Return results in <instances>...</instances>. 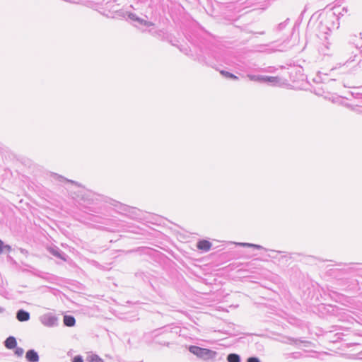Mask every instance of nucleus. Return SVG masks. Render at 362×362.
Wrapping results in <instances>:
<instances>
[{
    "label": "nucleus",
    "mask_w": 362,
    "mask_h": 362,
    "mask_svg": "<svg viewBox=\"0 0 362 362\" xmlns=\"http://www.w3.org/2000/svg\"><path fill=\"white\" fill-rule=\"evenodd\" d=\"M320 53L323 56L333 57L341 60L343 65L351 66L354 70L362 69V55L356 47L347 42H326L320 48Z\"/></svg>",
    "instance_id": "f257e3e1"
},
{
    "label": "nucleus",
    "mask_w": 362,
    "mask_h": 362,
    "mask_svg": "<svg viewBox=\"0 0 362 362\" xmlns=\"http://www.w3.org/2000/svg\"><path fill=\"white\" fill-rule=\"evenodd\" d=\"M188 350L190 353L204 361L213 360L217 356L216 351L197 346H189Z\"/></svg>",
    "instance_id": "f03ea898"
},
{
    "label": "nucleus",
    "mask_w": 362,
    "mask_h": 362,
    "mask_svg": "<svg viewBox=\"0 0 362 362\" xmlns=\"http://www.w3.org/2000/svg\"><path fill=\"white\" fill-rule=\"evenodd\" d=\"M40 321L45 327H53L58 325L59 319L52 313H47L40 317Z\"/></svg>",
    "instance_id": "7ed1b4c3"
},
{
    "label": "nucleus",
    "mask_w": 362,
    "mask_h": 362,
    "mask_svg": "<svg viewBox=\"0 0 362 362\" xmlns=\"http://www.w3.org/2000/svg\"><path fill=\"white\" fill-rule=\"evenodd\" d=\"M347 43L356 47L359 49V47L362 45V33L350 35Z\"/></svg>",
    "instance_id": "20e7f679"
},
{
    "label": "nucleus",
    "mask_w": 362,
    "mask_h": 362,
    "mask_svg": "<svg viewBox=\"0 0 362 362\" xmlns=\"http://www.w3.org/2000/svg\"><path fill=\"white\" fill-rule=\"evenodd\" d=\"M49 251L52 255L64 260V262H66L69 258V256L65 252L56 246L50 247Z\"/></svg>",
    "instance_id": "39448f33"
},
{
    "label": "nucleus",
    "mask_w": 362,
    "mask_h": 362,
    "mask_svg": "<svg viewBox=\"0 0 362 362\" xmlns=\"http://www.w3.org/2000/svg\"><path fill=\"white\" fill-rule=\"evenodd\" d=\"M16 317L19 322H27L30 320V315L28 311L20 309L17 311Z\"/></svg>",
    "instance_id": "423d86ee"
},
{
    "label": "nucleus",
    "mask_w": 362,
    "mask_h": 362,
    "mask_svg": "<svg viewBox=\"0 0 362 362\" xmlns=\"http://www.w3.org/2000/svg\"><path fill=\"white\" fill-rule=\"evenodd\" d=\"M25 358L28 362H37L39 355L34 349H29L25 354Z\"/></svg>",
    "instance_id": "0eeeda50"
},
{
    "label": "nucleus",
    "mask_w": 362,
    "mask_h": 362,
    "mask_svg": "<svg viewBox=\"0 0 362 362\" xmlns=\"http://www.w3.org/2000/svg\"><path fill=\"white\" fill-rule=\"evenodd\" d=\"M5 347L8 349H13L17 346L16 339L13 336H9L4 342Z\"/></svg>",
    "instance_id": "6e6552de"
},
{
    "label": "nucleus",
    "mask_w": 362,
    "mask_h": 362,
    "mask_svg": "<svg viewBox=\"0 0 362 362\" xmlns=\"http://www.w3.org/2000/svg\"><path fill=\"white\" fill-rule=\"evenodd\" d=\"M211 245V243L206 240H202L197 243L198 249L204 251L209 250Z\"/></svg>",
    "instance_id": "1a4fd4ad"
},
{
    "label": "nucleus",
    "mask_w": 362,
    "mask_h": 362,
    "mask_svg": "<svg viewBox=\"0 0 362 362\" xmlns=\"http://www.w3.org/2000/svg\"><path fill=\"white\" fill-rule=\"evenodd\" d=\"M280 78L277 76H263L262 83L276 84L279 83Z\"/></svg>",
    "instance_id": "9d476101"
},
{
    "label": "nucleus",
    "mask_w": 362,
    "mask_h": 362,
    "mask_svg": "<svg viewBox=\"0 0 362 362\" xmlns=\"http://www.w3.org/2000/svg\"><path fill=\"white\" fill-rule=\"evenodd\" d=\"M63 322L65 326L73 327L76 323V320L72 315H64Z\"/></svg>",
    "instance_id": "9b49d317"
},
{
    "label": "nucleus",
    "mask_w": 362,
    "mask_h": 362,
    "mask_svg": "<svg viewBox=\"0 0 362 362\" xmlns=\"http://www.w3.org/2000/svg\"><path fill=\"white\" fill-rule=\"evenodd\" d=\"M81 200L84 201L87 204H91L93 199L90 197L92 196L90 192H81Z\"/></svg>",
    "instance_id": "f8f14e48"
},
{
    "label": "nucleus",
    "mask_w": 362,
    "mask_h": 362,
    "mask_svg": "<svg viewBox=\"0 0 362 362\" xmlns=\"http://www.w3.org/2000/svg\"><path fill=\"white\" fill-rule=\"evenodd\" d=\"M334 19H337L336 17H335V15L334 13H332V15H330L329 16H328L324 21V23L322 21L320 22V25L322 27L324 26V24H325V26L326 27V29L330 30H331V28L328 27L327 25L329 23H333L334 20Z\"/></svg>",
    "instance_id": "ddd939ff"
},
{
    "label": "nucleus",
    "mask_w": 362,
    "mask_h": 362,
    "mask_svg": "<svg viewBox=\"0 0 362 362\" xmlns=\"http://www.w3.org/2000/svg\"><path fill=\"white\" fill-rule=\"evenodd\" d=\"M228 362H241L240 356L237 354H230L227 356Z\"/></svg>",
    "instance_id": "4468645a"
},
{
    "label": "nucleus",
    "mask_w": 362,
    "mask_h": 362,
    "mask_svg": "<svg viewBox=\"0 0 362 362\" xmlns=\"http://www.w3.org/2000/svg\"><path fill=\"white\" fill-rule=\"evenodd\" d=\"M247 77L250 81L262 83L263 76L262 75L247 74Z\"/></svg>",
    "instance_id": "2eb2a0df"
},
{
    "label": "nucleus",
    "mask_w": 362,
    "mask_h": 362,
    "mask_svg": "<svg viewBox=\"0 0 362 362\" xmlns=\"http://www.w3.org/2000/svg\"><path fill=\"white\" fill-rule=\"evenodd\" d=\"M220 73H221V74L222 76H225L226 78H231V79H233V80H238V76H236L233 74L230 73L228 71L222 70V71H220Z\"/></svg>",
    "instance_id": "dca6fc26"
},
{
    "label": "nucleus",
    "mask_w": 362,
    "mask_h": 362,
    "mask_svg": "<svg viewBox=\"0 0 362 362\" xmlns=\"http://www.w3.org/2000/svg\"><path fill=\"white\" fill-rule=\"evenodd\" d=\"M87 360L89 362H104V361L96 354H92L91 356L87 358Z\"/></svg>",
    "instance_id": "f3484780"
},
{
    "label": "nucleus",
    "mask_w": 362,
    "mask_h": 362,
    "mask_svg": "<svg viewBox=\"0 0 362 362\" xmlns=\"http://www.w3.org/2000/svg\"><path fill=\"white\" fill-rule=\"evenodd\" d=\"M135 21L139 23L141 25H145L146 27H150V26L153 25V23L151 22L147 21L142 19L139 17H138Z\"/></svg>",
    "instance_id": "a211bd4d"
},
{
    "label": "nucleus",
    "mask_w": 362,
    "mask_h": 362,
    "mask_svg": "<svg viewBox=\"0 0 362 362\" xmlns=\"http://www.w3.org/2000/svg\"><path fill=\"white\" fill-rule=\"evenodd\" d=\"M239 245L243 247H255L256 249H262L263 248L262 246H261L259 245H255V244H252V243H239Z\"/></svg>",
    "instance_id": "6ab92c4d"
},
{
    "label": "nucleus",
    "mask_w": 362,
    "mask_h": 362,
    "mask_svg": "<svg viewBox=\"0 0 362 362\" xmlns=\"http://www.w3.org/2000/svg\"><path fill=\"white\" fill-rule=\"evenodd\" d=\"M24 353V350L21 347H16L15 354L18 356H22Z\"/></svg>",
    "instance_id": "aec40b11"
},
{
    "label": "nucleus",
    "mask_w": 362,
    "mask_h": 362,
    "mask_svg": "<svg viewBox=\"0 0 362 362\" xmlns=\"http://www.w3.org/2000/svg\"><path fill=\"white\" fill-rule=\"evenodd\" d=\"M72 362H83V358L81 355H77L72 358Z\"/></svg>",
    "instance_id": "412c9836"
},
{
    "label": "nucleus",
    "mask_w": 362,
    "mask_h": 362,
    "mask_svg": "<svg viewBox=\"0 0 362 362\" xmlns=\"http://www.w3.org/2000/svg\"><path fill=\"white\" fill-rule=\"evenodd\" d=\"M127 14L128 18L134 21H135L136 20V18H138V16L135 13H133L131 12H127Z\"/></svg>",
    "instance_id": "4be33fe9"
},
{
    "label": "nucleus",
    "mask_w": 362,
    "mask_h": 362,
    "mask_svg": "<svg viewBox=\"0 0 362 362\" xmlns=\"http://www.w3.org/2000/svg\"><path fill=\"white\" fill-rule=\"evenodd\" d=\"M199 62L202 64H206V65H208V66H212L213 67V65L209 64L204 57H200L198 59Z\"/></svg>",
    "instance_id": "5701e85b"
},
{
    "label": "nucleus",
    "mask_w": 362,
    "mask_h": 362,
    "mask_svg": "<svg viewBox=\"0 0 362 362\" xmlns=\"http://www.w3.org/2000/svg\"><path fill=\"white\" fill-rule=\"evenodd\" d=\"M288 21V19H287L286 21H285L283 23H279L277 27L278 30H281L282 29H284L286 26Z\"/></svg>",
    "instance_id": "b1692460"
},
{
    "label": "nucleus",
    "mask_w": 362,
    "mask_h": 362,
    "mask_svg": "<svg viewBox=\"0 0 362 362\" xmlns=\"http://www.w3.org/2000/svg\"><path fill=\"white\" fill-rule=\"evenodd\" d=\"M247 362H260V361L257 357L252 356L248 358Z\"/></svg>",
    "instance_id": "393cba45"
},
{
    "label": "nucleus",
    "mask_w": 362,
    "mask_h": 362,
    "mask_svg": "<svg viewBox=\"0 0 362 362\" xmlns=\"http://www.w3.org/2000/svg\"><path fill=\"white\" fill-rule=\"evenodd\" d=\"M12 250L11 247L9 245H5L4 246V252H9Z\"/></svg>",
    "instance_id": "a878e982"
},
{
    "label": "nucleus",
    "mask_w": 362,
    "mask_h": 362,
    "mask_svg": "<svg viewBox=\"0 0 362 362\" xmlns=\"http://www.w3.org/2000/svg\"><path fill=\"white\" fill-rule=\"evenodd\" d=\"M4 242L0 239V254L4 252Z\"/></svg>",
    "instance_id": "bb28decb"
},
{
    "label": "nucleus",
    "mask_w": 362,
    "mask_h": 362,
    "mask_svg": "<svg viewBox=\"0 0 362 362\" xmlns=\"http://www.w3.org/2000/svg\"><path fill=\"white\" fill-rule=\"evenodd\" d=\"M180 51H182V52H184L185 54H187V48H185V49H182V48H180Z\"/></svg>",
    "instance_id": "cd10ccee"
},
{
    "label": "nucleus",
    "mask_w": 362,
    "mask_h": 362,
    "mask_svg": "<svg viewBox=\"0 0 362 362\" xmlns=\"http://www.w3.org/2000/svg\"><path fill=\"white\" fill-rule=\"evenodd\" d=\"M67 180V182H71V183H73V184L78 185V183H77V182H76L75 181H73V180Z\"/></svg>",
    "instance_id": "c85d7f7f"
},
{
    "label": "nucleus",
    "mask_w": 362,
    "mask_h": 362,
    "mask_svg": "<svg viewBox=\"0 0 362 362\" xmlns=\"http://www.w3.org/2000/svg\"><path fill=\"white\" fill-rule=\"evenodd\" d=\"M293 342H294L295 344H296V343H297V341H298V339H293ZM299 341H300V340H299ZM300 342H303V341H300Z\"/></svg>",
    "instance_id": "c756f323"
},
{
    "label": "nucleus",
    "mask_w": 362,
    "mask_h": 362,
    "mask_svg": "<svg viewBox=\"0 0 362 362\" xmlns=\"http://www.w3.org/2000/svg\"><path fill=\"white\" fill-rule=\"evenodd\" d=\"M4 311V309L0 306V313H2Z\"/></svg>",
    "instance_id": "7c9ffc66"
},
{
    "label": "nucleus",
    "mask_w": 362,
    "mask_h": 362,
    "mask_svg": "<svg viewBox=\"0 0 362 362\" xmlns=\"http://www.w3.org/2000/svg\"><path fill=\"white\" fill-rule=\"evenodd\" d=\"M141 2H143V3H145L148 0H139Z\"/></svg>",
    "instance_id": "2f4dec72"
},
{
    "label": "nucleus",
    "mask_w": 362,
    "mask_h": 362,
    "mask_svg": "<svg viewBox=\"0 0 362 362\" xmlns=\"http://www.w3.org/2000/svg\"><path fill=\"white\" fill-rule=\"evenodd\" d=\"M163 344H164V345H166V346H168V345H169V343H164Z\"/></svg>",
    "instance_id": "473e14b6"
},
{
    "label": "nucleus",
    "mask_w": 362,
    "mask_h": 362,
    "mask_svg": "<svg viewBox=\"0 0 362 362\" xmlns=\"http://www.w3.org/2000/svg\"><path fill=\"white\" fill-rule=\"evenodd\" d=\"M360 94L362 95V93H360Z\"/></svg>",
    "instance_id": "72a5a7b5"
}]
</instances>
